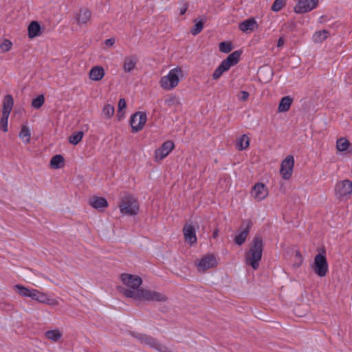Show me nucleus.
<instances>
[{
    "mask_svg": "<svg viewBox=\"0 0 352 352\" xmlns=\"http://www.w3.org/2000/svg\"><path fill=\"white\" fill-rule=\"evenodd\" d=\"M122 292L125 297L132 298L136 301L166 302L168 299L163 293L142 287L138 290L124 288Z\"/></svg>",
    "mask_w": 352,
    "mask_h": 352,
    "instance_id": "1",
    "label": "nucleus"
},
{
    "mask_svg": "<svg viewBox=\"0 0 352 352\" xmlns=\"http://www.w3.org/2000/svg\"><path fill=\"white\" fill-rule=\"evenodd\" d=\"M264 243L261 236H255L250 245L249 250L245 252V258L247 265L254 270H257L261 261Z\"/></svg>",
    "mask_w": 352,
    "mask_h": 352,
    "instance_id": "2",
    "label": "nucleus"
},
{
    "mask_svg": "<svg viewBox=\"0 0 352 352\" xmlns=\"http://www.w3.org/2000/svg\"><path fill=\"white\" fill-rule=\"evenodd\" d=\"M317 250L318 254L314 258L312 269L318 276L324 277L329 270L326 248L324 246H322Z\"/></svg>",
    "mask_w": 352,
    "mask_h": 352,
    "instance_id": "3",
    "label": "nucleus"
},
{
    "mask_svg": "<svg viewBox=\"0 0 352 352\" xmlns=\"http://www.w3.org/2000/svg\"><path fill=\"white\" fill-rule=\"evenodd\" d=\"M179 76H183V70L180 67H177L170 69L166 76L160 78V85L164 90H172L178 85Z\"/></svg>",
    "mask_w": 352,
    "mask_h": 352,
    "instance_id": "4",
    "label": "nucleus"
},
{
    "mask_svg": "<svg viewBox=\"0 0 352 352\" xmlns=\"http://www.w3.org/2000/svg\"><path fill=\"white\" fill-rule=\"evenodd\" d=\"M120 212L124 214L135 215L139 211L138 200L132 195L124 196L119 204Z\"/></svg>",
    "mask_w": 352,
    "mask_h": 352,
    "instance_id": "5",
    "label": "nucleus"
},
{
    "mask_svg": "<svg viewBox=\"0 0 352 352\" xmlns=\"http://www.w3.org/2000/svg\"><path fill=\"white\" fill-rule=\"evenodd\" d=\"M218 265V260L216 256L212 253L204 255L199 260L195 262L197 270L200 273H204L207 270L216 267Z\"/></svg>",
    "mask_w": 352,
    "mask_h": 352,
    "instance_id": "6",
    "label": "nucleus"
},
{
    "mask_svg": "<svg viewBox=\"0 0 352 352\" xmlns=\"http://www.w3.org/2000/svg\"><path fill=\"white\" fill-rule=\"evenodd\" d=\"M147 120L145 112L138 111L133 114L130 118V125L133 133L141 131Z\"/></svg>",
    "mask_w": 352,
    "mask_h": 352,
    "instance_id": "7",
    "label": "nucleus"
},
{
    "mask_svg": "<svg viewBox=\"0 0 352 352\" xmlns=\"http://www.w3.org/2000/svg\"><path fill=\"white\" fill-rule=\"evenodd\" d=\"M335 192L339 199L352 193V182L349 179H344L337 182L335 186Z\"/></svg>",
    "mask_w": 352,
    "mask_h": 352,
    "instance_id": "8",
    "label": "nucleus"
},
{
    "mask_svg": "<svg viewBox=\"0 0 352 352\" xmlns=\"http://www.w3.org/2000/svg\"><path fill=\"white\" fill-rule=\"evenodd\" d=\"M120 279L124 285L129 287L131 290L140 289L142 283V278L137 275L123 273L120 275Z\"/></svg>",
    "mask_w": 352,
    "mask_h": 352,
    "instance_id": "9",
    "label": "nucleus"
},
{
    "mask_svg": "<svg viewBox=\"0 0 352 352\" xmlns=\"http://www.w3.org/2000/svg\"><path fill=\"white\" fill-rule=\"evenodd\" d=\"M294 166V158L292 155H288L283 160L280 166V173L282 177L288 180L292 177L293 168Z\"/></svg>",
    "mask_w": 352,
    "mask_h": 352,
    "instance_id": "10",
    "label": "nucleus"
},
{
    "mask_svg": "<svg viewBox=\"0 0 352 352\" xmlns=\"http://www.w3.org/2000/svg\"><path fill=\"white\" fill-rule=\"evenodd\" d=\"M318 5V0H299L294 7V12L303 14L311 11Z\"/></svg>",
    "mask_w": 352,
    "mask_h": 352,
    "instance_id": "11",
    "label": "nucleus"
},
{
    "mask_svg": "<svg viewBox=\"0 0 352 352\" xmlns=\"http://www.w3.org/2000/svg\"><path fill=\"white\" fill-rule=\"evenodd\" d=\"M175 144L171 140L164 142L162 145L155 151V160L160 161L165 158L174 149Z\"/></svg>",
    "mask_w": 352,
    "mask_h": 352,
    "instance_id": "12",
    "label": "nucleus"
},
{
    "mask_svg": "<svg viewBox=\"0 0 352 352\" xmlns=\"http://www.w3.org/2000/svg\"><path fill=\"white\" fill-rule=\"evenodd\" d=\"M251 195L257 201H261L267 196L268 189L264 184L257 183L253 186Z\"/></svg>",
    "mask_w": 352,
    "mask_h": 352,
    "instance_id": "13",
    "label": "nucleus"
},
{
    "mask_svg": "<svg viewBox=\"0 0 352 352\" xmlns=\"http://www.w3.org/2000/svg\"><path fill=\"white\" fill-rule=\"evenodd\" d=\"M183 234L185 241L189 244L193 245L197 243V239L195 228L192 224H185L183 228Z\"/></svg>",
    "mask_w": 352,
    "mask_h": 352,
    "instance_id": "14",
    "label": "nucleus"
},
{
    "mask_svg": "<svg viewBox=\"0 0 352 352\" xmlns=\"http://www.w3.org/2000/svg\"><path fill=\"white\" fill-rule=\"evenodd\" d=\"M252 226V221L250 220H248L246 226L245 228H243L241 230H240L236 234V235L235 236V237L234 239V241L236 244H237L239 245H241L245 243V241L249 234L250 230Z\"/></svg>",
    "mask_w": 352,
    "mask_h": 352,
    "instance_id": "15",
    "label": "nucleus"
},
{
    "mask_svg": "<svg viewBox=\"0 0 352 352\" xmlns=\"http://www.w3.org/2000/svg\"><path fill=\"white\" fill-rule=\"evenodd\" d=\"M130 335L132 337L138 339L142 344L148 345L151 347L155 346L156 339L151 336L134 331L130 332Z\"/></svg>",
    "mask_w": 352,
    "mask_h": 352,
    "instance_id": "16",
    "label": "nucleus"
},
{
    "mask_svg": "<svg viewBox=\"0 0 352 352\" xmlns=\"http://www.w3.org/2000/svg\"><path fill=\"white\" fill-rule=\"evenodd\" d=\"M89 204L94 208L103 211V209L108 207V202L104 197L94 196L89 200Z\"/></svg>",
    "mask_w": 352,
    "mask_h": 352,
    "instance_id": "17",
    "label": "nucleus"
},
{
    "mask_svg": "<svg viewBox=\"0 0 352 352\" xmlns=\"http://www.w3.org/2000/svg\"><path fill=\"white\" fill-rule=\"evenodd\" d=\"M241 55V51H234L229 54L228 56L221 62V63L230 69L231 67L234 66L239 62Z\"/></svg>",
    "mask_w": 352,
    "mask_h": 352,
    "instance_id": "18",
    "label": "nucleus"
},
{
    "mask_svg": "<svg viewBox=\"0 0 352 352\" xmlns=\"http://www.w3.org/2000/svg\"><path fill=\"white\" fill-rule=\"evenodd\" d=\"M76 18L79 25H87L91 18V12L87 8H82Z\"/></svg>",
    "mask_w": 352,
    "mask_h": 352,
    "instance_id": "19",
    "label": "nucleus"
},
{
    "mask_svg": "<svg viewBox=\"0 0 352 352\" xmlns=\"http://www.w3.org/2000/svg\"><path fill=\"white\" fill-rule=\"evenodd\" d=\"M138 59L135 55H131L130 56H126L124 60L123 69L125 72H131L134 69Z\"/></svg>",
    "mask_w": 352,
    "mask_h": 352,
    "instance_id": "20",
    "label": "nucleus"
},
{
    "mask_svg": "<svg viewBox=\"0 0 352 352\" xmlns=\"http://www.w3.org/2000/svg\"><path fill=\"white\" fill-rule=\"evenodd\" d=\"M257 23L254 18L248 19L240 23L239 25V30L243 32L253 31L255 28H257Z\"/></svg>",
    "mask_w": 352,
    "mask_h": 352,
    "instance_id": "21",
    "label": "nucleus"
},
{
    "mask_svg": "<svg viewBox=\"0 0 352 352\" xmlns=\"http://www.w3.org/2000/svg\"><path fill=\"white\" fill-rule=\"evenodd\" d=\"M104 70L102 67L94 66L89 71V77L92 80L98 81L104 77Z\"/></svg>",
    "mask_w": 352,
    "mask_h": 352,
    "instance_id": "22",
    "label": "nucleus"
},
{
    "mask_svg": "<svg viewBox=\"0 0 352 352\" xmlns=\"http://www.w3.org/2000/svg\"><path fill=\"white\" fill-rule=\"evenodd\" d=\"M30 298L34 300L38 301V302L48 305L51 304V299L46 294L40 292L35 289H32V295Z\"/></svg>",
    "mask_w": 352,
    "mask_h": 352,
    "instance_id": "23",
    "label": "nucleus"
},
{
    "mask_svg": "<svg viewBox=\"0 0 352 352\" xmlns=\"http://www.w3.org/2000/svg\"><path fill=\"white\" fill-rule=\"evenodd\" d=\"M14 105V99L12 95L7 94L4 96L3 100V109L2 113H10Z\"/></svg>",
    "mask_w": 352,
    "mask_h": 352,
    "instance_id": "24",
    "label": "nucleus"
},
{
    "mask_svg": "<svg viewBox=\"0 0 352 352\" xmlns=\"http://www.w3.org/2000/svg\"><path fill=\"white\" fill-rule=\"evenodd\" d=\"M28 36L30 38H33L36 36H38L41 35V25L36 21H33L30 23V25H28Z\"/></svg>",
    "mask_w": 352,
    "mask_h": 352,
    "instance_id": "25",
    "label": "nucleus"
},
{
    "mask_svg": "<svg viewBox=\"0 0 352 352\" xmlns=\"http://www.w3.org/2000/svg\"><path fill=\"white\" fill-rule=\"evenodd\" d=\"M293 102V99L289 96H285L281 98L279 105H278V111L279 112H286L288 111L290 109L292 103Z\"/></svg>",
    "mask_w": 352,
    "mask_h": 352,
    "instance_id": "26",
    "label": "nucleus"
},
{
    "mask_svg": "<svg viewBox=\"0 0 352 352\" xmlns=\"http://www.w3.org/2000/svg\"><path fill=\"white\" fill-rule=\"evenodd\" d=\"M250 146V138L246 134L242 135L236 141V146L239 151L247 149Z\"/></svg>",
    "mask_w": 352,
    "mask_h": 352,
    "instance_id": "27",
    "label": "nucleus"
},
{
    "mask_svg": "<svg viewBox=\"0 0 352 352\" xmlns=\"http://www.w3.org/2000/svg\"><path fill=\"white\" fill-rule=\"evenodd\" d=\"M65 159L61 155H55L50 160V166L52 168L58 169L64 166Z\"/></svg>",
    "mask_w": 352,
    "mask_h": 352,
    "instance_id": "28",
    "label": "nucleus"
},
{
    "mask_svg": "<svg viewBox=\"0 0 352 352\" xmlns=\"http://www.w3.org/2000/svg\"><path fill=\"white\" fill-rule=\"evenodd\" d=\"M45 336L52 342H58L63 336V334L58 329H53L47 331L45 333Z\"/></svg>",
    "mask_w": 352,
    "mask_h": 352,
    "instance_id": "29",
    "label": "nucleus"
},
{
    "mask_svg": "<svg viewBox=\"0 0 352 352\" xmlns=\"http://www.w3.org/2000/svg\"><path fill=\"white\" fill-rule=\"evenodd\" d=\"M14 288L15 292L20 296L23 297H31L32 289H30L22 285H16Z\"/></svg>",
    "mask_w": 352,
    "mask_h": 352,
    "instance_id": "30",
    "label": "nucleus"
},
{
    "mask_svg": "<svg viewBox=\"0 0 352 352\" xmlns=\"http://www.w3.org/2000/svg\"><path fill=\"white\" fill-rule=\"evenodd\" d=\"M329 36V32L322 30L315 32L313 36V40L315 43H321Z\"/></svg>",
    "mask_w": 352,
    "mask_h": 352,
    "instance_id": "31",
    "label": "nucleus"
},
{
    "mask_svg": "<svg viewBox=\"0 0 352 352\" xmlns=\"http://www.w3.org/2000/svg\"><path fill=\"white\" fill-rule=\"evenodd\" d=\"M350 142L344 138H340L336 141V148L339 151H345L349 147Z\"/></svg>",
    "mask_w": 352,
    "mask_h": 352,
    "instance_id": "32",
    "label": "nucleus"
},
{
    "mask_svg": "<svg viewBox=\"0 0 352 352\" xmlns=\"http://www.w3.org/2000/svg\"><path fill=\"white\" fill-rule=\"evenodd\" d=\"M83 138V132L82 131H76L73 133L70 137L69 138V142L74 144L76 145L78 144Z\"/></svg>",
    "mask_w": 352,
    "mask_h": 352,
    "instance_id": "33",
    "label": "nucleus"
},
{
    "mask_svg": "<svg viewBox=\"0 0 352 352\" xmlns=\"http://www.w3.org/2000/svg\"><path fill=\"white\" fill-rule=\"evenodd\" d=\"M229 69L221 63V64L216 68L212 74V78L214 80H218L222 76L223 72L228 71Z\"/></svg>",
    "mask_w": 352,
    "mask_h": 352,
    "instance_id": "34",
    "label": "nucleus"
},
{
    "mask_svg": "<svg viewBox=\"0 0 352 352\" xmlns=\"http://www.w3.org/2000/svg\"><path fill=\"white\" fill-rule=\"evenodd\" d=\"M30 137L31 134L29 129L26 126L23 125L19 133V138L23 140L26 143H28L30 142Z\"/></svg>",
    "mask_w": 352,
    "mask_h": 352,
    "instance_id": "35",
    "label": "nucleus"
},
{
    "mask_svg": "<svg viewBox=\"0 0 352 352\" xmlns=\"http://www.w3.org/2000/svg\"><path fill=\"white\" fill-rule=\"evenodd\" d=\"M115 112L114 107L111 104H107L104 106L102 109V114L107 119L111 118Z\"/></svg>",
    "mask_w": 352,
    "mask_h": 352,
    "instance_id": "36",
    "label": "nucleus"
},
{
    "mask_svg": "<svg viewBox=\"0 0 352 352\" xmlns=\"http://www.w3.org/2000/svg\"><path fill=\"white\" fill-rule=\"evenodd\" d=\"M45 102V98L43 95H39L36 98H34L32 101V106L38 109H40Z\"/></svg>",
    "mask_w": 352,
    "mask_h": 352,
    "instance_id": "37",
    "label": "nucleus"
},
{
    "mask_svg": "<svg viewBox=\"0 0 352 352\" xmlns=\"http://www.w3.org/2000/svg\"><path fill=\"white\" fill-rule=\"evenodd\" d=\"M219 47V50L221 52L226 53V54L230 52L233 49L232 43L231 42H226V41L220 43Z\"/></svg>",
    "mask_w": 352,
    "mask_h": 352,
    "instance_id": "38",
    "label": "nucleus"
},
{
    "mask_svg": "<svg viewBox=\"0 0 352 352\" xmlns=\"http://www.w3.org/2000/svg\"><path fill=\"white\" fill-rule=\"evenodd\" d=\"M9 116V114L2 113L1 118L0 119V129L3 132H7L8 131V120Z\"/></svg>",
    "mask_w": 352,
    "mask_h": 352,
    "instance_id": "39",
    "label": "nucleus"
},
{
    "mask_svg": "<svg viewBox=\"0 0 352 352\" xmlns=\"http://www.w3.org/2000/svg\"><path fill=\"white\" fill-rule=\"evenodd\" d=\"M204 25V23L202 21H199L190 30V33L194 36L199 34L202 31Z\"/></svg>",
    "mask_w": 352,
    "mask_h": 352,
    "instance_id": "40",
    "label": "nucleus"
},
{
    "mask_svg": "<svg viewBox=\"0 0 352 352\" xmlns=\"http://www.w3.org/2000/svg\"><path fill=\"white\" fill-rule=\"evenodd\" d=\"M286 5V0H275L271 9L274 12L280 11Z\"/></svg>",
    "mask_w": 352,
    "mask_h": 352,
    "instance_id": "41",
    "label": "nucleus"
},
{
    "mask_svg": "<svg viewBox=\"0 0 352 352\" xmlns=\"http://www.w3.org/2000/svg\"><path fill=\"white\" fill-rule=\"evenodd\" d=\"M12 43L8 39H3L0 43V49L2 52H7L12 49Z\"/></svg>",
    "mask_w": 352,
    "mask_h": 352,
    "instance_id": "42",
    "label": "nucleus"
},
{
    "mask_svg": "<svg viewBox=\"0 0 352 352\" xmlns=\"http://www.w3.org/2000/svg\"><path fill=\"white\" fill-rule=\"evenodd\" d=\"M178 103H179V102H178L177 98L175 96L170 95V96H168L165 99V104L168 107H171V106L177 104Z\"/></svg>",
    "mask_w": 352,
    "mask_h": 352,
    "instance_id": "43",
    "label": "nucleus"
},
{
    "mask_svg": "<svg viewBox=\"0 0 352 352\" xmlns=\"http://www.w3.org/2000/svg\"><path fill=\"white\" fill-rule=\"evenodd\" d=\"M152 348H154L157 349L160 352H168V349L165 346L157 342V340H155V346H153Z\"/></svg>",
    "mask_w": 352,
    "mask_h": 352,
    "instance_id": "44",
    "label": "nucleus"
},
{
    "mask_svg": "<svg viewBox=\"0 0 352 352\" xmlns=\"http://www.w3.org/2000/svg\"><path fill=\"white\" fill-rule=\"evenodd\" d=\"M249 93L246 91H241L239 94V98L241 101H246L249 98Z\"/></svg>",
    "mask_w": 352,
    "mask_h": 352,
    "instance_id": "45",
    "label": "nucleus"
},
{
    "mask_svg": "<svg viewBox=\"0 0 352 352\" xmlns=\"http://www.w3.org/2000/svg\"><path fill=\"white\" fill-rule=\"evenodd\" d=\"M118 113L123 109L126 108V100L124 98H120L118 101Z\"/></svg>",
    "mask_w": 352,
    "mask_h": 352,
    "instance_id": "46",
    "label": "nucleus"
},
{
    "mask_svg": "<svg viewBox=\"0 0 352 352\" xmlns=\"http://www.w3.org/2000/svg\"><path fill=\"white\" fill-rule=\"evenodd\" d=\"M105 45L108 47H111L115 43V39L113 38L106 39Z\"/></svg>",
    "mask_w": 352,
    "mask_h": 352,
    "instance_id": "47",
    "label": "nucleus"
},
{
    "mask_svg": "<svg viewBox=\"0 0 352 352\" xmlns=\"http://www.w3.org/2000/svg\"><path fill=\"white\" fill-rule=\"evenodd\" d=\"M284 43H285V39L283 36H280L278 40V43H277V47H281L283 45H284Z\"/></svg>",
    "mask_w": 352,
    "mask_h": 352,
    "instance_id": "48",
    "label": "nucleus"
},
{
    "mask_svg": "<svg viewBox=\"0 0 352 352\" xmlns=\"http://www.w3.org/2000/svg\"><path fill=\"white\" fill-rule=\"evenodd\" d=\"M187 9H188V4L186 3L184 6V8H182L180 10V15H184L186 13Z\"/></svg>",
    "mask_w": 352,
    "mask_h": 352,
    "instance_id": "49",
    "label": "nucleus"
},
{
    "mask_svg": "<svg viewBox=\"0 0 352 352\" xmlns=\"http://www.w3.org/2000/svg\"><path fill=\"white\" fill-rule=\"evenodd\" d=\"M219 235V230L218 229H215L214 230L213 232H212V237L214 239L217 238Z\"/></svg>",
    "mask_w": 352,
    "mask_h": 352,
    "instance_id": "50",
    "label": "nucleus"
}]
</instances>
